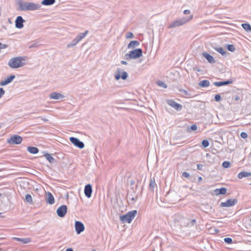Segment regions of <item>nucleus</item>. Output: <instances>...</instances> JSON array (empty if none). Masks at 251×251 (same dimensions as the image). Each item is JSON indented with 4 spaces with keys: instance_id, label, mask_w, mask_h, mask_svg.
I'll list each match as a JSON object with an SVG mask.
<instances>
[{
    "instance_id": "1",
    "label": "nucleus",
    "mask_w": 251,
    "mask_h": 251,
    "mask_svg": "<svg viewBox=\"0 0 251 251\" xmlns=\"http://www.w3.org/2000/svg\"><path fill=\"white\" fill-rule=\"evenodd\" d=\"M17 3L19 7V11H35L40 9L41 6L40 4L32 2H25L23 0H17Z\"/></svg>"
},
{
    "instance_id": "2",
    "label": "nucleus",
    "mask_w": 251,
    "mask_h": 251,
    "mask_svg": "<svg viewBox=\"0 0 251 251\" xmlns=\"http://www.w3.org/2000/svg\"><path fill=\"white\" fill-rule=\"evenodd\" d=\"M25 57L18 56L11 58L8 62V65L12 69H17L24 66L25 63Z\"/></svg>"
},
{
    "instance_id": "3",
    "label": "nucleus",
    "mask_w": 251,
    "mask_h": 251,
    "mask_svg": "<svg viewBox=\"0 0 251 251\" xmlns=\"http://www.w3.org/2000/svg\"><path fill=\"white\" fill-rule=\"evenodd\" d=\"M193 18V15L189 17H184L180 19H176L171 23L168 26V28H173L177 26H181L188 23Z\"/></svg>"
},
{
    "instance_id": "4",
    "label": "nucleus",
    "mask_w": 251,
    "mask_h": 251,
    "mask_svg": "<svg viewBox=\"0 0 251 251\" xmlns=\"http://www.w3.org/2000/svg\"><path fill=\"white\" fill-rule=\"evenodd\" d=\"M143 54V51L141 49L138 48L130 51L128 53L125 54V58L126 60H130L133 59H137Z\"/></svg>"
},
{
    "instance_id": "5",
    "label": "nucleus",
    "mask_w": 251,
    "mask_h": 251,
    "mask_svg": "<svg viewBox=\"0 0 251 251\" xmlns=\"http://www.w3.org/2000/svg\"><path fill=\"white\" fill-rule=\"evenodd\" d=\"M137 212V210H134L130 211L126 214L122 215L120 217V220L123 223H130L132 220L135 217Z\"/></svg>"
},
{
    "instance_id": "6",
    "label": "nucleus",
    "mask_w": 251,
    "mask_h": 251,
    "mask_svg": "<svg viewBox=\"0 0 251 251\" xmlns=\"http://www.w3.org/2000/svg\"><path fill=\"white\" fill-rule=\"evenodd\" d=\"M23 138L18 135H13L10 138L7 139V142L12 145H19L22 143Z\"/></svg>"
},
{
    "instance_id": "7",
    "label": "nucleus",
    "mask_w": 251,
    "mask_h": 251,
    "mask_svg": "<svg viewBox=\"0 0 251 251\" xmlns=\"http://www.w3.org/2000/svg\"><path fill=\"white\" fill-rule=\"evenodd\" d=\"M128 77V74L125 71H123L121 68H118L115 72V78L118 80L120 78H122L123 80H126Z\"/></svg>"
},
{
    "instance_id": "8",
    "label": "nucleus",
    "mask_w": 251,
    "mask_h": 251,
    "mask_svg": "<svg viewBox=\"0 0 251 251\" xmlns=\"http://www.w3.org/2000/svg\"><path fill=\"white\" fill-rule=\"evenodd\" d=\"M167 103L173 107L176 110L179 111L182 109V106L179 103H176L174 100L172 99L167 100H166Z\"/></svg>"
},
{
    "instance_id": "9",
    "label": "nucleus",
    "mask_w": 251,
    "mask_h": 251,
    "mask_svg": "<svg viewBox=\"0 0 251 251\" xmlns=\"http://www.w3.org/2000/svg\"><path fill=\"white\" fill-rule=\"evenodd\" d=\"M70 141L75 146L77 147L80 149H82L84 147V144L83 142L80 141L77 138L71 137L70 138Z\"/></svg>"
},
{
    "instance_id": "10",
    "label": "nucleus",
    "mask_w": 251,
    "mask_h": 251,
    "mask_svg": "<svg viewBox=\"0 0 251 251\" xmlns=\"http://www.w3.org/2000/svg\"><path fill=\"white\" fill-rule=\"evenodd\" d=\"M75 231L77 234H80L85 229L84 224L81 222L78 221L75 222Z\"/></svg>"
},
{
    "instance_id": "11",
    "label": "nucleus",
    "mask_w": 251,
    "mask_h": 251,
    "mask_svg": "<svg viewBox=\"0 0 251 251\" xmlns=\"http://www.w3.org/2000/svg\"><path fill=\"white\" fill-rule=\"evenodd\" d=\"M238 201L237 199H228L226 202H222L220 204L221 207H230L237 204Z\"/></svg>"
},
{
    "instance_id": "12",
    "label": "nucleus",
    "mask_w": 251,
    "mask_h": 251,
    "mask_svg": "<svg viewBox=\"0 0 251 251\" xmlns=\"http://www.w3.org/2000/svg\"><path fill=\"white\" fill-rule=\"evenodd\" d=\"M25 21L24 20L23 17L21 16H18L15 20V27L19 29H21L24 27V23Z\"/></svg>"
},
{
    "instance_id": "13",
    "label": "nucleus",
    "mask_w": 251,
    "mask_h": 251,
    "mask_svg": "<svg viewBox=\"0 0 251 251\" xmlns=\"http://www.w3.org/2000/svg\"><path fill=\"white\" fill-rule=\"evenodd\" d=\"M92 186L91 184H86L84 187V194L85 196L88 198H90L92 196Z\"/></svg>"
},
{
    "instance_id": "14",
    "label": "nucleus",
    "mask_w": 251,
    "mask_h": 251,
    "mask_svg": "<svg viewBox=\"0 0 251 251\" xmlns=\"http://www.w3.org/2000/svg\"><path fill=\"white\" fill-rule=\"evenodd\" d=\"M45 200L46 201L50 204H52L54 202V199L53 195L49 192L46 193Z\"/></svg>"
},
{
    "instance_id": "15",
    "label": "nucleus",
    "mask_w": 251,
    "mask_h": 251,
    "mask_svg": "<svg viewBox=\"0 0 251 251\" xmlns=\"http://www.w3.org/2000/svg\"><path fill=\"white\" fill-rule=\"evenodd\" d=\"M15 78V75H10L9 77L5 78L4 80H2L0 81V86H5L7 84L11 82Z\"/></svg>"
},
{
    "instance_id": "16",
    "label": "nucleus",
    "mask_w": 251,
    "mask_h": 251,
    "mask_svg": "<svg viewBox=\"0 0 251 251\" xmlns=\"http://www.w3.org/2000/svg\"><path fill=\"white\" fill-rule=\"evenodd\" d=\"M233 83V81L231 79H228L224 81H216L213 83L214 85L217 87H221L224 85H227Z\"/></svg>"
},
{
    "instance_id": "17",
    "label": "nucleus",
    "mask_w": 251,
    "mask_h": 251,
    "mask_svg": "<svg viewBox=\"0 0 251 251\" xmlns=\"http://www.w3.org/2000/svg\"><path fill=\"white\" fill-rule=\"evenodd\" d=\"M202 56L206 58V59L210 63H214L216 61L215 60L214 57L211 55L210 54L206 52H203L202 53Z\"/></svg>"
},
{
    "instance_id": "18",
    "label": "nucleus",
    "mask_w": 251,
    "mask_h": 251,
    "mask_svg": "<svg viewBox=\"0 0 251 251\" xmlns=\"http://www.w3.org/2000/svg\"><path fill=\"white\" fill-rule=\"evenodd\" d=\"M186 219L179 215H176L174 216V221L175 223H178L180 226H183V221Z\"/></svg>"
},
{
    "instance_id": "19",
    "label": "nucleus",
    "mask_w": 251,
    "mask_h": 251,
    "mask_svg": "<svg viewBox=\"0 0 251 251\" xmlns=\"http://www.w3.org/2000/svg\"><path fill=\"white\" fill-rule=\"evenodd\" d=\"M13 239L15 241L21 242L23 244L29 243L31 241V239L29 238L13 237Z\"/></svg>"
},
{
    "instance_id": "20",
    "label": "nucleus",
    "mask_w": 251,
    "mask_h": 251,
    "mask_svg": "<svg viewBox=\"0 0 251 251\" xmlns=\"http://www.w3.org/2000/svg\"><path fill=\"white\" fill-rule=\"evenodd\" d=\"M63 97V95L59 93L53 92L50 95V98L52 99L58 100Z\"/></svg>"
},
{
    "instance_id": "21",
    "label": "nucleus",
    "mask_w": 251,
    "mask_h": 251,
    "mask_svg": "<svg viewBox=\"0 0 251 251\" xmlns=\"http://www.w3.org/2000/svg\"><path fill=\"white\" fill-rule=\"evenodd\" d=\"M226 189L225 187H222L220 189H216L214 190V192L216 195H225L226 193Z\"/></svg>"
},
{
    "instance_id": "22",
    "label": "nucleus",
    "mask_w": 251,
    "mask_h": 251,
    "mask_svg": "<svg viewBox=\"0 0 251 251\" xmlns=\"http://www.w3.org/2000/svg\"><path fill=\"white\" fill-rule=\"evenodd\" d=\"M88 31L86 30L85 32L83 33H79L75 38L76 42L78 41V42L80 41L82 39H83L88 34Z\"/></svg>"
},
{
    "instance_id": "23",
    "label": "nucleus",
    "mask_w": 251,
    "mask_h": 251,
    "mask_svg": "<svg viewBox=\"0 0 251 251\" xmlns=\"http://www.w3.org/2000/svg\"><path fill=\"white\" fill-rule=\"evenodd\" d=\"M140 45V43L138 41H131L128 45L127 48L128 49H133L135 47H138Z\"/></svg>"
},
{
    "instance_id": "24",
    "label": "nucleus",
    "mask_w": 251,
    "mask_h": 251,
    "mask_svg": "<svg viewBox=\"0 0 251 251\" xmlns=\"http://www.w3.org/2000/svg\"><path fill=\"white\" fill-rule=\"evenodd\" d=\"M27 151L31 154H36L39 152V149L35 147H28Z\"/></svg>"
},
{
    "instance_id": "25",
    "label": "nucleus",
    "mask_w": 251,
    "mask_h": 251,
    "mask_svg": "<svg viewBox=\"0 0 251 251\" xmlns=\"http://www.w3.org/2000/svg\"><path fill=\"white\" fill-rule=\"evenodd\" d=\"M251 176V173L243 171V172H240V173L238 174V177L239 178L241 179L243 177H248Z\"/></svg>"
},
{
    "instance_id": "26",
    "label": "nucleus",
    "mask_w": 251,
    "mask_h": 251,
    "mask_svg": "<svg viewBox=\"0 0 251 251\" xmlns=\"http://www.w3.org/2000/svg\"><path fill=\"white\" fill-rule=\"evenodd\" d=\"M55 0H43L41 4L45 6H49L54 4Z\"/></svg>"
},
{
    "instance_id": "27",
    "label": "nucleus",
    "mask_w": 251,
    "mask_h": 251,
    "mask_svg": "<svg viewBox=\"0 0 251 251\" xmlns=\"http://www.w3.org/2000/svg\"><path fill=\"white\" fill-rule=\"evenodd\" d=\"M199 85L201 87H207L210 86V81L208 80H203L199 82Z\"/></svg>"
},
{
    "instance_id": "28",
    "label": "nucleus",
    "mask_w": 251,
    "mask_h": 251,
    "mask_svg": "<svg viewBox=\"0 0 251 251\" xmlns=\"http://www.w3.org/2000/svg\"><path fill=\"white\" fill-rule=\"evenodd\" d=\"M155 186H156V184L155 182L154 179L151 178L150 180V184H149L150 189L152 191H153L154 188H155Z\"/></svg>"
},
{
    "instance_id": "29",
    "label": "nucleus",
    "mask_w": 251,
    "mask_h": 251,
    "mask_svg": "<svg viewBox=\"0 0 251 251\" xmlns=\"http://www.w3.org/2000/svg\"><path fill=\"white\" fill-rule=\"evenodd\" d=\"M44 156H45L47 160H48L50 163L54 162L55 159L54 158L52 157V156L50 154L46 152L44 153Z\"/></svg>"
},
{
    "instance_id": "30",
    "label": "nucleus",
    "mask_w": 251,
    "mask_h": 251,
    "mask_svg": "<svg viewBox=\"0 0 251 251\" xmlns=\"http://www.w3.org/2000/svg\"><path fill=\"white\" fill-rule=\"evenodd\" d=\"M241 26L246 31L251 32V26L249 24H242Z\"/></svg>"
},
{
    "instance_id": "31",
    "label": "nucleus",
    "mask_w": 251,
    "mask_h": 251,
    "mask_svg": "<svg viewBox=\"0 0 251 251\" xmlns=\"http://www.w3.org/2000/svg\"><path fill=\"white\" fill-rule=\"evenodd\" d=\"M214 49L219 53H221L222 55L226 54V52L222 47H215Z\"/></svg>"
},
{
    "instance_id": "32",
    "label": "nucleus",
    "mask_w": 251,
    "mask_h": 251,
    "mask_svg": "<svg viewBox=\"0 0 251 251\" xmlns=\"http://www.w3.org/2000/svg\"><path fill=\"white\" fill-rule=\"evenodd\" d=\"M56 212L59 217L63 218V205H61L58 207Z\"/></svg>"
},
{
    "instance_id": "33",
    "label": "nucleus",
    "mask_w": 251,
    "mask_h": 251,
    "mask_svg": "<svg viewBox=\"0 0 251 251\" xmlns=\"http://www.w3.org/2000/svg\"><path fill=\"white\" fill-rule=\"evenodd\" d=\"M25 200L29 204H32L33 203L32 197L29 194L25 195Z\"/></svg>"
},
{
    "instance_id": "34",
    "label": "nucleus",
    "mask_w": 251,
    "mask_h": 251,
    "mask_svg": "<svg viewBox=\"0 0 251 251\" xmlns=\"http://www.w3.org/2000/svg\"><path fill=\"white\" fill-rule=\"evenodd\" d=\"M196 224V221L195 219L189 220V223H188L187 225H184V226L191 227Z\"/></svg>"
},
{
    "instance_id": "35",
    "label": "nucleus",
    "mask_w": 251,
    "mask_h": 251,
    "mask_svg": "<svg viewBox=\"0 0 251 251\" xmlns=\"http://www.w3.org/2000/svg\"><path fill=\"white\" fill-rule=\"evenodd\" d=\"M76 41H77V40H76V39L75 38V39H74V40L71 42V43H69V44H68V45H67V47L68 48H70V47H73L75 46L76 44H77L78 43V41H77V42H76Z\"/></svg>"
},
{
    "instance_id": "36",
    "label": "nucleus",
    "mask_w": 251,
    "mask_h": 251,
    "mask_svg": "<svg viewBox=\"0 0 251 251\" xmlns=\"http://www.w3.org/2000/svg\"><path fill=\"white\" fill-rule=\"evenodd\" d=\"M156 84L160 87L166 88L167 86V85L163 82L160 80H159L156 82Z\"/></svg>"
},
{
    "instance_id": "37",
    "label": "nucleus",
    "mask_w": 251,
    "mask_h": 251,
    "mask_svg": "<svg viewBox=\"0 0 251 251\" xmlns=\"http://www.w3.org/2000/svg\"><path fill=\"white\" fill-rule=\"evenodd\" d=\"M201 145L204 148H207L209 145V142L207 140H203L201 142Z\"/></svg>"
},
{
    "instance_id": "38",
    "label": "nucleus",
    "mask_w": 251,
    "mask_h": 251,
    "mask_svg": "<svg viewBox=\"0 0 251 251\" xmlns=\"http://www.w3.org/2000/svg\"><path fill=\"white\" fill-rule=\"evenodd\" d=\"M227 49L231 52L234 51L235 50V48L233 45L228 44L226 45Z\"/></svg>"
},
{
    "instance_id": "39",
    "label": "nucleus",
    "mask_w": 251,
    "mask_h": 251,
    "mask_svg": "<svg viewBox=\"0 0 251 251\" xmlns=\"http://www.w3.org/2000/svg\"><path fill=\"white\" fill-rule=\"evenodd\" d=\"M223 167L225 168H228L230 167L231 164L229 161H224L222 164Z\"/></svg>"
},
{
    "instance_id": "40",
    "label": "nucleus",
    "mask_w": 251,
    "mask_h": 251,
    "mask_svg": "<svg viewBox=\"0 0 251 251\" xmlns=\"http://www.w3.org/2000/svg\"><path fill=\"white\" fill-rule=\"evenodd\" d=\"M224 241L227 244H231L232 243V239L230 237H226L224 239Z\"/></svg>"
},
{
    "instance_id": "41",
    "label": "nucleus",
    "mask_w": 251,
    "mask_h": 251,
    "mask_svg": "<svg viewBox=\"0 0 251 251\" xmlns=\"http://www.w3.org/2000/svg\"><path fill=\"white\" fill-rule=\"evenodd\" d=\"M133 37H134V35L131 32H128L126 34V38H132Z\"/></svg>"
},
{
    "instance_id": "42",
    "label": "nucleus",
    "mask_w": 251,
    "mask_h": 251,
    "mask_svg": "<svg viewBox=\"0 0 251 251\" xmlns=\"http://www.w3.org/2000/svg\"><path fill=\"white\" fill-rule=\"evenodd\" d=\"M240 136L244 139H246L248 137V134L245 132H242L240 134Z\"/></svg>"
},
{
    "instance_id": "43",
    "label": "nucleus",
    "mask_w": 251,
    "mask_h": 251,
    "mask_svg": "<svg viewBox=\"0 0 251 251\" xmlns=\"http://www.w3.org/2000/svg\"><path fill=\"white\" fill-rule=\"evenodd\" d=\"M221 100V97L220 96V95L219 94H217L215 96V101H220Z\"/></svg>"
},
{
    "instance_id": "44",
    "label": "nucleus",
    "mask_w": 251,
    "mask_h": 251,
    "mask_svg": "<svg viewBox=\"0 0 251 251\" xmlns=\"http://www.w3.org/2000/svg\"><path fill=\"white\" fill-rule=\"evenodd\" d=\"M39 46V44L37 43H33L29 46V48L31 49L32 48H38Z\"/></svg>"
},
{
    "instance_id": "45",
    "label": "nucleus",
    "mask_w": 251,
    "mask_h": 251,
    "mask_svg": "<svg viewBox=\"0 0 251 251\" xmlns=\"http://www.w3.org/2000/svg\"><path fill=\"white\" fill-rule=\"evenodd\" d=\"M182 176L184 177L188 178L190 176V174L187 172H184L182 173Z\"/></svg>"
},
{
    "instance_id": "46",
    "label": "nucleus",
    "mask_w": 251,
    "mask_h": 251,
    "mask_svg": "<svg viewBox=\"0 0 251 251\" xmlns=\"http://www.w3.org/2000/svg\"><path fill=\"white\" fill-rule=\"evenodd\" d=\"M5 91L3 88H0V99L2 97V96L4 94Z\"/></svg>"
},
{
    "instance_id": "47",
    "label": "nucleus",
    "mask_w": 251,
    "mask_h": 251,
    "mask_svg": "<svg viewBox=\"0 0 251 251\" xmlns=\"http://www.w3.org/2000/svg\"><path fill=\"white\" fill-rule=\"evenodd\" d=\"M197 126L196 125H192L191 126H190V129L191 130H193V131H194V130H196L197 129Z\"/></svg>"
},
{
    "instance_id": "48",
    "label": "nucleus",
    "mask_w": 251,
    "mask_h": 251,
    "mask_svg": "<svg viewBox=\"0 0 251 251\" xmlns=\"http://www.w3.org/2000/svg\"><path fill=\"white\" fill-rule=\"evenodd\" d=\"M197 169L199 170H202L203 168V165L201 164H198L197 165Z\"/></svg>"
},
{
    "instance_id": "49",
    "label": "nucleus",
    "mask_w": 251,
    "mask_h": 251,
    "mask_svg": "<svg viewBox=\"0 0 251 251\" xmlns=\"http://www.w3.org/2000/svg\"><path fill=\"white\" fill-rule=\"evenodd\" d=\"M233 98H234V100L236 101H238L240 100V97L238 96V95H235L234 96Z\"/></svg>"
},
{
    "instance_id": "50",
    "label": "nucleus",
    "mask_w": 251,
    "mask_h": 251,
    "mask_svg": "<svg viewBox=\"0 0 251 251\" xmlns=\"http://www.w3.org/2000/svg\"><path fill=\"white\" fill-rule=\"evenodd\" d=\"M180 92H182L183 94H185V95H187V96H188V95H189V94H188V92H187V90H184V89H180Z\"/></svg>"
},
{
    "instance_id": "51",
    "label": "nucleus",
    "mask_w": 251,
    "mask_h": 251,
    "mask_svg": "<svg viewBox=\"0 0 251 251\" xmlns=\"http://www.w3.org/2000/svg\"><path fill=\"white\" fill-rule=\"evenodd\" d=\"M6 47H7V45H5V44H2V43H0V49H5L6 48Z\"/></svg>"
},
{
    "instance_id": "52",
    "label": "nucleus",
    "mask_w": 251,
    "mask_h": 251,
    "mask_svg": "<svg viewBox=\"0 0 251 251\" xmlns=\"http://www.w3.org/2000/svg\"><path fill=\"white\" fill-rule=\"evenodd\" d=\"M67 212V207L66 205H64V216L65 215Z\"/></svg>"
},
{
    "instance_id": "53",
    "label": "nucleus",
    "mask_w": 251,
    "mask_h": 251,
    "mask_svg": "<svg viewBox=\"0 0 251 251\" xmlns=\"http://www.w3.org/2000/svg\"><path fill=\"white\" fill-rule=\"evenodd\" d=\"M183 13L185 15L189 14L190 13V11L189 10H185L183 11Z\"/></svg>"
},
{
    "instance_id": "54",
    "label": "nucleus",
    "mask_w": 251,
    "mask_h": 251,
    "mask_svg": "<svg viewBox=\"0 0 251 251\" xmlns=\"http://www.w3.org/2000/svg\"><path fill=\"white\" fill-rule=\"evenodd\" d=\"M121 63L123 65H127V63L126 61L123 60L121 61Z\"/></svg>"
},
{
    "instance_id": "55",
    "label": "nucleus",
    "mask_w": 251,
    "mask_h": 251,
    "mask_svg": "<svg viewBox=\"0 0 251 251\" xmlns=\"http://www.w3.org/2000/svg\"><path fill=\"white\" fill-rule=\"evenodd\" d=\"M65 251H74L72 248H68Z\"/></svg>"
},
{
    "instance_id": "56",
    "label": "nucleus",
    "mask_w": 251,
    "mask_h": 251,
    "mask_svg": "<svg viewBox=\"0 0 251 251\" xmlns=\"http://www.w3.org/2000/svg\"><path fill=\"white\" fill-rule=\"evenodd\" d=\"M202 178L201 176L199 177L198 180V182H199L201 181L202 180Z\"/></svg>"
},
{
    "instance_id": "57",
    "label": "nucleus",
    "mask_w": 251,
    "mask_h": 251,
    "mask_svg": "<svg viewBox=\"0 0 251 251\" xmlns=\"http://www.w3.org/2000/svg\"><path fill=\"white\" fill-rule=\"evenodd\" d=\"M66 199H68V198H69V194H68V193H67L66 194Z\"/></svg>"
},
{
    "instance_id": "58",
    "label": "nucleus",
    "mask_w": 251,
    "mask_h": 251,
    "mask_svg": "<svg viewBox=\"0 0 251 251\" xmlns=\"http://www.w3.org/2000/svg\"><path fill=\"white\" fill-rule=\"evenodd\" d=\"M131 200H132V201H135V199H134V198H132Z\"/></svg>"
},
{
    "instance_id": "59",
    "label": "nucleus",
    "mask_w": 251,
    "mask_h": 251,
    "mask_svg": "<svg viewBox=\"0 0 251 251\" xmlns=\"http://www.w3.org/2000/svg\"><path fill=\"white\" fill-rule=\"evenodd\" d=\"M43 120H44V121H48V120H47V119H43Z\"/></svg>"
},
{
    "instance_id": "60",
    "label": "nucleus",
    "mask_w": 251,
    "mask_h": 251,
    "mask_svg": "<svg viewBox=\"0 0 251 251\" xmlns=\"http://www.w3.org/2000/svg\"><path fill=\"white\" fill-rule=\"evenodd\" d=\"M67 143L70 144V143L68 141H67Z\"/></svg>"
},
{
    "instance_id": "61",
    "label": "nucleus",
    "mask_w": 251,
    "mask_h": 251,
    "mask_svg": "<svg viewBox=\"0 0 251 251\" xmlns=\"http://www.w3.org/2000/svg\"><path fill=\"white\" fill-rule=\"evenodd\" d=\"M216 231L218 232L219 230L217 229V230H216Z\"/></svg>"
},
{
    "instance_id": "62",
    "label": "nucleus",
    "mask_w": 251,
    "mask_h": 251,
    "mask_svg": "<svg viewBox=\"0 0 251 251\" xmlns=\"http://www.w3.org/2000/svg\"><path fill=\"white\" fill-rule=\"evenodd\" d=\"M95 251V250H92V251Z\"/></svg>"
},
{
    "instance_id": "63",
    "label": "nucleus",
    "mask_w": 251,
    "mask_h": 251,
    "mask_svg": "<svg viewBox=\"0 0 251 251\" xmlns=\"http://www.w3.org/2000/svg\"><path fill=\"white\" fill-rule=\"evenodd\" d=\"M250 221L251 222V219H250Z\"/></svg>"
},
{
    "instance_id": "64",
    "label": "nucleus",
    "mask_w": 251,
    "mask_h": 251,
    "mask_svg": "<svg viewBox=\"0 0 251 251\" xmlns=\"http://www.w3.org/2000/svg\"><path fill=\"white\" fill-rule=\"evenodd\" d=\"M250 184L251 185V183Z\"/></svg>"
}]
</instances>
